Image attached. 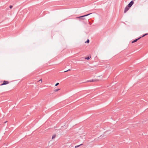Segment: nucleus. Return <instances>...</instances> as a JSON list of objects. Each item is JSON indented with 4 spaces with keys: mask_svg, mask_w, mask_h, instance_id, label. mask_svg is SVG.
I'll return each mask as SVG.
<instances>
[{
    "mask_svg": "<svg viewBox=\"0 0 148 148\" xmlns=\"http://www.w3.org/2000/svg\"><path fill=\"white\" fill-rule=\"evenodd\" d=\"M141 38V37H140L138 38V39H136L135 40H134L132 41V43H133L134 42H137L138 40L140 39Z\"/></svg>",
    "mask_w": 148,
    "mask_h": 148,
    "instance_id": "nucleus-5",
    "label": "nucleus"
},
{
    "mask_svg": "<svg viewBox=\"0 0 148 148\" xmlns=\"http://www.w3.org/2000/svg\"><path fill=\"white\" fill-rule=\"evenodd\" d=\"M59 84V83H57L56 84H55V86H57L58 84Z\"/></svg>",
    "mask_w": 148,
    "mask_h": 148,
    "instance_id": "nucleus-12",
    "label": "nucleus"
},
{
    "mask_svg": "<svg viewBox=\"0 0 148 148\" xmlns=\"http://www.w3.org/2000/svg\"><path fill=\"white\" fill-rule=\"evenodd\" d=\"M7 122V121H6L4 123H6Z\"/></svg>",
    "mask_w": 148,
    "mask_h": 148,
    "instance_id": "nucleus-16",
    "label": "nucleus"
},
{
    "mask_svg": "<svg viewBox=\"0 0 148 148\" xmlns=\"http://www.w3.org/2000/svg\"><path fill=\"white\" fill-rule=\"evenodd\" d=\"M79 146H75V148H76V147H79Z\"/></svg>",
    "mask_w": 148,
    "mask_h": 148,
    "instance_id": "nucleus-14",
    "label": "nucleus"
},
{
    "mask_svg": "<svg viewBox=\"0 0 148 148\" xmlns=\"http://www.w3.org/2000/svg\"><path fill=\"white\" fill-rule=\"evenodd\" d=\"M99 81V80H96V79H92V80H89V81H88V82H96V81Z\"/></svg>",
    "mask_w": 148,
    "mask_h": 148,
    "instance_id": "nucleus-6",
    "label": "nucleus"
},
{
    "mask_svg": "<svg viewBox=\"0 0 148 148\" xmlns=\"http://www.w3.org/2000/svg\"><path fill=\"white\" fill-rule=\"evenodd\" d=\"M56 135L55 134H54L53 135L52 138V139H53V138H55L56 137Z\"/></svg>",
    "mask_w": 148,
    "mask_h": 148,
    "instance_id": "nucleus-8",
    "label": "nucleus"
},
{
    "mask_svg": "<svg viewBox=\"0 0 148 148\" xmlns=\"http://www.w3.org/2000/svg\"><path fill=\"white\" fill-rule=\"evenodd\" d=\"M9 83V82L8 81L4 80L3 81V84H1V86L3 85H6L8 84Z\"/></svg>",
    "mask_w": 148,
    "mask_h": 148,
    "instance_id": "nucleus-2",
    "label": "nucleus"
},
{
    "mask_svg": "<svg viewBox=\"0 0 148 148\" xmlns=\"http://www.w3.org/2000/svg\"><path fill=\"white\" fill-rule=\"evenodd\" d=\"M130 8L127 6H126L124 9V13H125Z\"/></svg>",
    "mask_w": 148,
    "mask_h": 148,
    "instance_id": "nucleus-4",
    "label": "nucleus"
},
{
    "mask_svg": "<svg viewBox=\"0 0 148 148\" xmlns=\"http://www.w3.org/2000/svg\"><path fill=\"white\" fill-rule=\"evenodd\" d=\"M39 81H42V79H40V80Z\"/></svg>",
    "mask_w": 148,
    "mask_h": 148,
    "instance_id": "nucleus-15",
    "label": "nucleus"
},
{
    "mask_svg": "<svg viewBox=\"0 0 148 148\" xmlns=\"http://www.w3.org/2000/svg\"><path fill=\"white\" fill-rule=\"evenodd\" d=\"M67 71H68V70H67V71H65V72H66Z\"/></svg>",
    "mask_w": 148,
    "mask_h": 148,
    "instance_id": "nucleus-18",
    "label": "nucleus"
},
{
    "mask_svg": "<svg viewBox=\"0 0 148 148\" xmlns=\"http://www.w3.org/2000/svg\"><path fill=\"white\" fill-rule=\"evenodd\" d=\"M89 42V39H88L87 41L85 42V43H88Z\"/></svg>",
    "mask_w": 148,
    "mask_h": 148,
    "instance_id": "nucleus-11",
    "label": "nucleus"
},
{
    "mask_svg": "<svg viewBox=\"0 0 148 148\" xmlns=\"http://www.w3.org/2000/svg\"><path fill=\"white\" fill-rule=\"evenodd\" d=\"M148 34L147 33H146V34H144L142 36V37H144L145 36H146V35H147Z\"/></svg>",
    "mask_w": 148,
    "mask_h": 148,
    "instance_id": "nucleus-10",
    "label": "nucleus"
},
{
    "mask_svg": "<svg viewBox=\"0 0 148 148\" xmlns=\"http://www.w3.org/2000/svg\"><path fill=\"white\" fill-rule=\"evenodd\" d=\"M67 71H68V70H67V71H65V72H66Z\"/></svg>",
    "mask_w": 148,
    "mask_h": 148,
    "instance_id": "nucleus-17",
    "label": "nucleus"
},
{
    "mask_svg": "<svg viewBox=\"0 0 148 148\" xmlns=\"http://www.w3.org/2000/svg\"><path fill=\"white\" fill-rule=\"evenodd\" d=\"M60 90V89H55V90H54V91L55 92H56L58 91L59 90Z\"/></svg>",
    "mask_w": 148,
    "mask_h": 148,
    "instance_id": "nucleus-9",
    "label": "nucleus"
},
{
    "mask_svg": "<svg viewBox=\"0 0 148 148\" xmlns=\"http://www.w3.org/2000/svg\"><path fill=\"white\" fill-rule=\"evenodd\" d=\"M91 58V56H88V57H86L85 58V59H87V60H89V59H90Z\"/></svg>",
    "mask_w": 148,
    "mask_h": 148,
    "instance_id": "nucleus-7",
    "label": "nucleus"
},
{
    "mask_svg": "<svg viewBox=\"0 0 148 148\" xmlns=\"http://www.w3.org/2000/svg\"><path fill=\"white\" fill-rule=\"evenodd\" d=\"M13 7V6L12 5H10V9H11Z\"/></svg>",
    "mask_w": 148,
    "mask_h": 148,
    "instance_id": "nucleus-13",
    "label": "nucleus"
},
{
    "mask_svg": "<svg viewBox=\"0 0 148 148\" xmlns=\"http://www.w3.org/2000/svg\"><path fill=\"white\" fill-rule=\"evenodd\" d=\"M92 14V13H90V14H86V15H84V16H79V17H77V18H82V19H84L85 18H82V17H84V16H87L90 14Z\"/></svg>",
    "mask_w": 148,
    "mask_h": 148,
    "instance_id": "nucleus-1",
    "label": "nucleus"
},
{
    "mask_svg": "<svg viewBox=\"0 0 148 148\" xmlns=\"http://www.w3.org/2000/svg\"><path fill=\"white\" fill-rule=\"evenodd\" d=\"M134 3V2L131 1L128 4V6L129 8H130Z\"/></svg>",
    "mask_w": 148,
    "mask_h": 148,
    "instance_id": "nucleus-3",
    "label": "nucleus"
},
{
    "mask_svg": "<svg viewBox=\"0 0 148 148\" xmlns=\"http://www.w3.org/2000/svg\"><path fill=\"white\" fill-rule=\"evenodd\" d=\"M67 71H68V70H67V71H65V72H66Z\"/></svg>",
    "mask_w": 148,
    "mask_h": 148,
    "instance_id": "nucleus-19",
    "label": "nucleus"
},
{
    "mask_svg": "<svg viewBox=\"0 0 148 148\" xmlns=\"http://www.w3.org/2000/svg\"><path fill=\"white\" fill-rule=\"evenodd\" d=\"M67 71H68V70H67V71H65V72H66Z\"/></svg>",
    "mask_w": 148,
    "mask_h": 148,
    "instance_id": "nucleus-20",
    "label": "nucleus"
}]
</instances>
